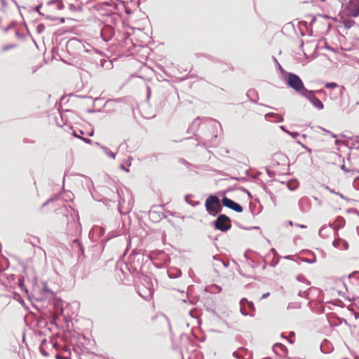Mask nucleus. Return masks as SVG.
Masks as SVG:
<instances>
[{"label": "nucleus", "instance_id": "obj_6", "mask_svg": "<svg viewBox=\"0 0 359 359\" xmlns=\"http://www.w3.org/2000/svg\"><path fill=\"white\" fill-rule=\"evenodd\" d=\"M222 203L224 206L231 208L237 212H241L243 211V208L241 205L226 197L223 198Z\"/></svg>", "mask_w": 359, "mask_h": 359}, {"label": "nucleus", "instance_id": "obj_8", "mask_svg": "<svg viewBox=\"0 0 359 359\" xmlns=\"http://www.w3.org/2000/svg\"><path fill=\"white\" fill-rule=\"evenodd\" d=\"M248 302H249V301L246 298H243L240 301L241 312L243 316L250 314V312H248L246 308Z\"/></svg>", "mask_w": 359, "mask_h": 359}, {"label": "nucleus", "instance_id": "obj_13", "mask_svg": "<svg viewBox=\"0 0 359 359\" xmlns=\"http://www.w3.org/2000/svg\"><path fill=\"white\" fill-rule=\"evenodd\" d=\"M81 139L85 142L86 143H88V144H90L91 143V140L90 139H88V138H85V137H81Z\"/></svg>", "mask_w": 359, "mask_h": 359}, {"label": "nucleus", "instance_id": "obj_4", "mask_svg": "<svg viewBox=\"0 0 359 359\" xmlns=\"http://www.w3.org/2000/svg\"><path fill=\"white\" fill-rule=\"evenodd\" d=\"M215 227L222 231H228L231 227L229 217L225 215H219L215 222Z\"/></svg>", "mask_w": 359, "mask_h": 359}, {"label": "nucleus", "instance_id": "obj_12", "mask_svg": "<svg viewBox=\"0 0 359 359\" xmlns=\"http://www.w3.org/2000/svg\"><path fill=\"white\" fill-rule=\"evenodd\" d=\"M15 46H14V45L6 46L2 48V51H6L8 49L15 48Z\"/></svg>", "mask_w": 359, "mask_h": 359}, {"label": "nucleus", "instance_id": "obj_7", "mask_svg": "<svg viewBox=\"0 0 359 359\" xmlns=\"http://www.w3.org/2000/svg\"><path fill=\"white\" fill-rule=\"evenodd\" d=\"M307 95H308V97H306L310 100L311 103L315 107H316L317 108H318L320 109H322L323 108V104L322 103V102L318 97H315L313 95V92H312V94H307Z\"/></svg>", "mask_w": 359, "mask_h": 359}, {"label": "nucleus", "instance_id": "obj_9", "mask_svg": "<svg viewBox=\"0 0 359 359\" xmlns=\"http://www.w3.org/2000/svg\"><path fill=\"white\" fill-rule=\"evenodd\" d=\"M247 307H248V309H249V310H248V312H250V314H249V315L252 316V315H253V313H252L255 311V306H254L253 302H248V304H247V306H246V308H247Z\"/></svg>", "mask_w": 359, "mask_h": 359}, {"label": "nucleus", "instance_id": "obj_2", "mask_svg": "<svg viewBox=\"0 0 359 359\" xmlns=\"http://www.w3.org/2000/svg\"><path fill=\"white\" fill-rule=\"evenodd\" d=\"M342 0H323V9L330 15L339 13L343 6Z\"/></svg>", "mask_w": 359, "mask_h": 359}, {"label": "nucleus", "instance_id": "obj_16", "mask_svg": "<svg viewBox=\"0 0 359 359\" xmlns=\"http://www.w3.org/2000/svg\"><path fill=\"white\" fill-rule=\"evenodd\" d=\"M48 205V203H44V204H43V208H45V207H46V205Z\"/></svg>", "mask_w": 359, "mask_h": 359}, {"label": "nucleus", "instance_id": "obj_5", "mask_svg": "<svg viewBox=\"0 0 359 359\" xmlns=\"http://www.w3.org/2000/svg\"><path fill=\"white\" fill-rule=\"evenodd\" d=\"M344 12L348 17H358L359 15V0H349Z\"/></svg>", "mask_w": 359, "mask_h": 359}, {"label": "nucleus", "instance_id": "obj_14", "mask_svg": "<svg viewBox=\"0 0 359 359\" xmlns=\"http://www.w3.org/2000/svg\"><path fill=\"white\" fill-rule=\"evenodd\" d=\"M269 295H270V292L264 293V294L262 295V298H261V299H262L267 298L268 297H269Z\"/></svg>", "mask_w": 359, "mask_h": 359}, {"label": "nucleus", "instance_id": "obj_17", "mask_svg": "<svg viewBox=\"0 0 359 359\" xmlns=\"http://www.w3.org/2000/svg\"><path fill=\"white\" fill-rule=\"evenodd\" d=\"M276 116H278V117H280V120H281V121L283 120V118H282L280 115L276 114Z\"/></svg>", "mask_w": 359, "mask_h": 359}, {"label": "nucleus", "instance_id": "obj_1", "mask_svg": "<svg viewBox=\"0 0 359 359\" xmlns=\"http://www.w3.org/2000/svg\"><path fill=\"white\" fill-rule=\"evenodd\" d=\"M287 83L290 88L304 97H308L307 94H312V91H309L305 88L299 76L293 73L288 74Z\"/></svg>", "mask_w": 359, "mask_h": 359}, {"label": "nucleus", "instance_id": "obj_3", "mask_svg": "<svg viewBox=\"0 0 359 359\" xmlns=\"http://www.w3.org/2000/svg\"><path fill=\"white\" fill-rule=\"evenodd\" d=\"M205 207L209 214L216 215L222 210L219 199L215 196H210L207 198Z\"/></svg>", "mask_w": 359, "mask_h": 359}, {"label": "nucleus", "instance_id": "obj_15", "mask_svg": "<svg viewBox=\"0 0 359 359\" xmlns=\"http://www.w3.org/2000/svg\"><path fill=\"white\" fill-rule=\"evenodd\" d=\"M74 137H78V138H81V137H80V136H79V135H78V134H76L75 133H74Z\"/></svg>", "mask_w": 359, "mask_h": 359}, {"label": "nucleus", "instance_id": "obj_10", "mask_svg": "<svg viewBox=\"0 0 359 359\" xmlns=\"http://www.w3.org/2000/svg\"><path fill=\"white\" fill-rule=\"evenodd\" d=\"M337 86V84L336 83L332 82V83H327L325 84V87L327 88H335Z\"/></svg>", "mask_w": 359, "mask_h": 359}, {"label": "nucleus", "instance_id": "obj_11", "mask_svg": "<svg viewBox=\"0 0 359 359\" xmlns=\"http://www.w3.org/2000/svg\"><path fill=\"white\" fill-rule=\"evenodd\" d=\"M55 358L56 359H72L71 358H69L68 356L61 355L59 354L56 355Z\"/></svg>", "mask_w": 359, "mask_h": 359}, {"label": "nucleus", "instance_id": "obj_18", "mask_svg": "<svg viewBox=\"0 0 359 359\" xmlns=\"http://www.w3.org/2000/svg\"><path fill=\"white\" fill-rule=\"evenodd\" d=\"M20 287H22L23 286V283H20Z\"/></svg>", "mask_w": 359, "mask_h": 359}]
</instances>
